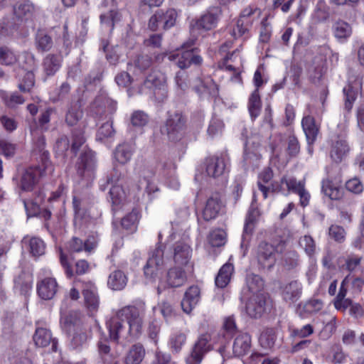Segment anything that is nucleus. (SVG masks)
<instances>
[{
	"instance_id": "nucleus-36",
	"label": "nucleus",
	"mask_w": 364,
	"mask_h": 364,
	"mask_svg": "<svg viewBox=\"0 0 364 364\" xmlns=\"http://www.w3.org/2000/svg\"><path fill=\"white\" fill-rule=\"evenodd\" d=\"M259 210L257 209V208L255 207V205L252 203L246 215L243 234L242 237V242L241 243V245H243L245 240L247 239V237L250 236L252 233L257 220L259 218Z\"/></svg>"
},
{
	"instance_id": "nucleus-21",
	"label": "nucleus",
	"mask_w": 364,
	"mask_h": 364,
	"mask_svg": "<svg viewBox=\"0 0 364 364\" xmlns=\"http://www.w3.org/2000/svg\"><path fill=\"white\" fill-rule=\"evenodd\" d=\"M58 283L55 278L46 277L39 279L37 283V293L43 300L52 299L58 291Z\"/></svg>"
},
{
	"instance_id": "nucleus-44",
	"label": "nucleus",
	"mask_w": 364,
	"mask_h": 364,
	"mask_svg": "<svg viewBox=\"0 0 364 364\" xmlns=\"http://www.w3.org/2000/svg\"><path fill=\"white\" fill-rule=\"evenodd\" d=\"M346 280L347 277L342 281L338 294L335 298L334 306L337 309H346L350 305V300L345 299L347 294Z\"/></svg>"
},
{
	"instance_id": "nucleus-17",
	"label": "nucleus",
	"mask_w": 364,
	"mask_h": 364,
	"mask_svg": "<svg viewBox=\"0 0 364 364\" xmlns=\"http://www.w3.org/2000/svg\"><path fill=\"white\" fill-rule=\"evenodd\" d=\"M14 17L6 16L0 20V39L12 40L20 36V25Z\"/></svg>"
},
{
	"instance_id": "nucleus-8",
	"label": "nucleus",
	"mask_w": 364,
	"mask_h": 364,
	"mask_svg": "<svg viewBox=\"0 0 364 364\" xmlns=\"http://www.w3.org/2000/svg\"><path fill=\"white\" fill-rule=\"evenodd\" d=\"M96 167L97 161L95 153L90 149L83 151L76 164L77 176L90 181L94 178Z\"/></svg>"
},
{
	"instance_id": "nucleus-49",
	"label": "nucleus",
	"mask_w": 364,
	"mask_h": 364,
	"mask_svg": "<svg viewBox=\"0 0 364 364\" xmlns=\"http://www.w3.org/2000/svg\"><path fill=\"white\" fill-rule=\"evenodd\" d=\"M109 196L114 208H117L125 200V193L121 186L113 185L109 190Z\"/></svg>"
},
{
	"instance_id": "nucleus-52",
	"label": "nucleus",
	"mask_w": 364,
	"mask_h": 364,
	"mask_svg": "<svg viewBox=\"0 0 364 364\" xmlns=\"http://www.w3.org/2000/svg\"><path fill=\"white\" fill-rule=\"evenodd\" d=\"M82 117V111L77 105H71L65 115V122L69 126L77 124Z\"/></svg>"
},
{
	"instance_id": "nucleus-31",
	"label": "nucleus",
	"mask_w": 364,
	"mask_h": 364,
	"mask_svg": "<svg viewBox=\"0 0 364 364\" xmlns=\"http://www.w3.org/2000/svg\"><path fill=\"white\" fill-rule=\"evenodd\" d=\"M207 174L213 178H218L224 174L226 163L224 158L213 156L206 159Z\"/></svg>"
},
{
	"instance_id": "nucleus-3",
	"label": "nucleus",
	"mask_w": 364,
	"mask_h": 364,
	"mask_svg": "<svg viewBox=\"0 0 364 364\" xmlns=\"http://www.w3.org/2000/svg\"><path fill=\"white\" fill-rule=\"evenodd\" d=\"M161 132L173 143L182 141L187 135V119L181 112H168L167 117L161 127Z\"/></svg>"
},
{
	"instance_id": "nucleus-24",
	"label": "nucleus",
	"mask_w": 364,
	"mask_h": 364,
	"mask_svg": "<svg viewBox=\"0 0 364 364\" xmlns=\"http://www.w3.org/2000/svg\"><path fill=\"white\" fill-rule=\"evenodd\" d=\"M200 299V291L198 286L190 287L184 294L181 305L186 314H190L198 304Z\"/></svg>"
},
{
	"instance_id": "nucleus-42",
	"label": "nucleus",
	"mask_w": 364,
	"mask_h": 364,
	"mask_svg": "<svg viewBox=\"0 0 364 364\" xmlns=\"http://www.w3.org/2000/svg\"><path fill=\"white\" fill-rule=\"evenodd\" d=\"M61 60L59 56L49 54L43 60V71L46 76L53 75L60 68Z\"/></svg>"
},
{
	"instance_id": "nucleus-9",
	"label": "nucleus",
	"mask_w": 364,
	"mask_h": 364,
	"mask_svg": "<svg viewBox=\"0 0 364 364\" xmlns=\"http://www.w3.org/2000/svg\"><path fill=\"white\" fill-rule=\"evenodd\" d=\"M276 248L267 242H262L255 250V258L259 266L262 269H271L275 263Z\"/></svg>"
},
{
	"instance_id": "nucleus-5",
	"label": "nucleus",
	"mask_w": 364,
	"mask_h": 364,
	"mask_svg": "<svg viewBox=\"0 0 364 364\" xmlns=\"http://www.w3.org/2000/svg\"><path fill=\"white\" fill-rule=\"evenodd\" d=\"M211 340L210 333L200 334L186 358V363L200 364L205 355L213 349Z\"/></svg>"
},
{
	"instance_id": "nucleus-13",
	"label": "nucleus",
	"mask_w": 364,
	"mask_h": 364,
	"mask_svg": "<svg viewBox=\"0 0 364 364\" xmlns=\"http://www.w3.org/2000/svg\"><path fill=\"white\" fill-rule=\"evenodd\" d=\"M171 61H176L178 68L183 69L188 68L191 65H200L202 63V58L197 53L196 48H191L181 51L176 54H170L168 56Z\"/></svg>"
},
{
	"instance_id": "nucleus-64",
	"label": "nucleus",
	"mask_w": 364,
	"mask_h": 364,
	"mask_svg": "<svg viewBox=\"0 0 364 364\" xmlns=\"http://www.w3.org/2000/svg\"><path fill=\"white\" fill-rule=\"evenodd\" d=\"M223 329L230 337H232L237 333V327L234 316H229L224 318Z\"/></svg>"
},
{
	"instance_id": "nucleus-10",
	"label": "nucleus",
	"mask_w": 364,
	"mask_h": 364,
	"mask_svg": "<svg viewBox=\"0 0 364 364\" xmlns=\"http://www.w3.org/2000/svg\"><path fill=\"white\" fill-rule=\"evenodd\" d=\"M362 87V78L360 75H355L350 71L348 77V84L343 88V94L345 96L344 108L347 112H350L355 100H356L359 91Z\"/></svg>"
},
{
	"instance_id": "nucleus-40",
	"label": "nucleus",
	"mask_w": 364,
	"mask_h": 364,
	"mask_svg": "<svg viewBox=\"0 0 364 364\" xmlns=\"http://www.w3.org/2000/svg\"><path fill=\"white\" fill-rule=\"evenodd\" d=\"M145 356V349L142 344L132 346L125 357V364H140Z\"/></svg>"
},
{
	"instance_id": "nucleus-29",
	"label": "nucleus",
	"mask_w": 364,
	"mask_h": 364,
	"mask_svg": "<svg viewBox=\"0 0 364 364\" xmlns=\"http://www.w3.org/2000/svg\"><path fill=\"white\" fill-rule=\"evenodd\" d=\"M186 280V274L181 267H174L170 268L167 272L166 282L168 287H180L185 284Z\"/></svg>"
},
{
	"instance_id": "nucleus-59",
	"label": "nucleus",
	"mask_w": 364,
	"mask_h": 364,
	"mask_svg": "<svg viewBox=\"0 0 364 364\" xmlns=\"http://www.w3.org/2000/svg\"><path fill=\"white\" fill-rule=\"evenodd\" d=\"M130 120L133 127H142L149 122V117L144 112L137 110L132 113Z\"/></svg>"
},
{
	"instance_id": "nucleus-2",
	"label": "nucleus",
	"mask_w": 364,
	"mask_h": 364,
	"mask_svg": "<svg viewBox=\"0 0 364 364\" xmlns=\"http://www.w3.org/2000/svg\"><path fill=\"white\" fill-rule=\"evenodd\" d=\"M53 166L49 160V153L44 151L41 156V164L26 168L21 173L19 188L23 191H32L41 177L51 174Z\"/></svg>"
},
{
	"instance_id": "nucleus-56",
	"label": "nucleus",
	"mask_w": 364,
	"mask_h": 364,
	"mask_svg": "<svg viewBox=\"0 0 364 364\" xmlns=\"http://www.w3.org/2000/svg\"><path fill=\"white\" fill-rule=\"evenodd\" d=\"M35 76L32 70L26 71L24 75L18 84V88L21 92H29L34 86Z\"/></svg>"
},
{
	"instance_id": "nucleus-46",
	"label": "nucleus",
	"mask_w": 364,
	"mask_h": 364,
	"mask_svg": "<svg viewBox=\"0 0 364 364\" xmlns=\"http://www.w3.org/2000/svg\"><path fill=\"white\" fill-rule=\"evenodd\" d=\"M273 178V171L270 168H265L259 175V181L257 182L258 188L262 193L264 198H267L269 188L263 183H269Z\"/></svg>"
},
{
	"instance_id": "nucleus-26",
	"label": "nucleus",
	"mask_w": 364,
	"mask_h": 364,
	"mask_svg": "<svg viewBox=\"0 0 364 364\" xmlns=\"http://www.w3.org/2000/svg\"><path fill=\"white\" fill-rule=\"evenodd\" d=\"M73 332L70 346L73 350H81L87 346L88 340L91 338V333L85 326H78Z\"/></svg>"
},
{
	"instance_id": "nucleus-55",
	"label": "nucleus",
	"mask_w": 364,
	"mask_h": 364,
	"mask_svg": "<svg viewBox=\"0 0 364 364\" xmlns=\"http://www.w3.org/2000/svg\"><path fill=\"white\" fill-rule=\"evenodd\" d=\"M225 232L221 229H217L210 232L208 241L212 247H220L225 245Z\"/></svg>"
},
{
	"instance_id": "nucleus-61",
	"label": "nucleus",
	"mask_w": 364,
	"mask_h": 364,
	"mask_svg": "<svg viewBox=\"0 0 364 364\" xmlns=\"http://www.w3.org/2000/svg\"><path fill=\"white\" fill-rule=\"evenodd\" d=\"M153 63L151 57L146 54H141L136 57L134 64L139 70H145L151 67Z\"/></svg>"
},
{
	"instance_id": "nucleus-1",
	"label": "nucleus",
	"mask_w": 364,
	"mask_h": 364,
	"mask_svg": "<svg viewBox=\"0 0 364 364\" xmlns=\"http://www.w3.org/2000/svg\"><path fill=\"white\" fill-rule=\"evenodd\" d=\"M145 311L144 302H138L119 309L107 322L110 340L118 342L119 338L138 337L142 332Z\"/></svg>"
},
{
	"instance_id": "nucleus-23",
	"label": "nucleus",
	"mask_w": 364,
	"mask_h": 364,
	"mask_svg": "<svg viewBox=\"0 0 364 364\" xmlns=\"http://www.w3.org/2000/svg\"><path fill=\"white\" fill-rule=\"evenodd\" d=\"M173 258L174 262L177 265H187L191 258L192 249L186 243L183 242H176L172 247Z\"/></svg>"
},
{
	"instance_id": "nucleus-45",
	"label": "nucleus",
	"mask_w": 364,
	"mask_h": 364,
	"mask_svg": "<svg viewBox=\"0 0 364 364\" xmlns=\"http://www.w3.org/2000/svg\"><path fill=\"white\" fill-rule=\"evenodd\" d=\"M186 342V335L182 332L173 333L168 340V346L171 351L178 353Z\"/></svg>"
},
{
	"instance_id": "nucleus-60",
	"label": "nucleus",
	"mask_w": 364,
	"mask_h": 364,
	"mask_svg": "<svg viewBox=\"0 0 364 364\" xmlns=\"http://www.w3.org/2000/svg\"><path fill=\"white\" fill-rule=\"evenodd\" d=\"M19 64L25 71L32 70L36 66L34 55L29 52H23L21 55Z\"/></svg>"
},
{
	"instance_id": "nucleus-11",
	"label": "nucleus",
	"mask_w": 364,
	"mask_h": 364,
	"mask_svg": "<svg viewBox=\"0 0 364 364\" xmlns=\"http://www.w3.org/2000/svg\"><path fill=\"white\" fill-rule=\"evenodd\" d=\"M76 285H80L84 301L90 311H96L99 307L100 299L95 284L91 281H77Z\"/></svg>"
},
{
	"instance_id": "nucleus-35",
	"label": "nucleus",
	"mask_w": 364,
	"mask_h": 364,
	"mask_svg": "<svg viewBox=\"0 0 364 364\" xmlns=\"http://www.w3.org/2000/svg\"><path fill=\"white\" fill-rule=\"evenodd\" d=\"M349 152V146L343 139L338 138L332 143L330 156L336 163L341 162Z\"/></svg>"
},
{
	"instance_id": "nucleus-58",
	"label": "nucleus",
	"mask_w": 364,
	"mask_h": 364,
	"mask_svg": "<svg viewBox=\"0 0 364 364\" xmlns=\"http://www.w3.org/2000/svg\"><path fill=\"white\" fill-rule=\"evenodd\" d=\"M37 48L43 52L49 50L53 46V41L50 36L43 32L36 36Z\"/></svg>"
},
{
	"instance_id": "nucleus-37",
	"label": "nucleus",
	"mask_w": 364,
	"mask_h": 364,
	"mask_svg": "<svg viewBox=\"0 0 364 364\" xmlns=\"http://www.w3.org/2000/svg\"><path fill=\"white\" fill-rule=\"evenodd\" d=\"M222 207V202L217 196L210 197L203 211L204 220L209 221L215 219L219 214Z\"/></svg>"
},
{
	"instance_id": "nucleus-14",
	"label": "nucleus",
	"mask_w": 364,
	"mask_h": 364,
	"mask_svg": "<svg viewBox=\"0 0 364 364\" xmlns=\"http://www.w3.org/2000/svg\"><path fill=\"white\" fill-rule=\"evenodd\" d=\"M281 183H285L289 191L296 193L299 196L300 205L306 207L309 205L311 198L310 193L305 188V180L297 181L294 177L281 178Z\"/></svg>"
},
{
	"instance_id": "nucleus-27",
	"label": "nucleus",
	"mask_w": 364,
	"mask_h": 364,
	"mask_svg": "<svg viewBox=\"0 0 364 364\" xmlns=\"http://www.w3.org/2000/svg\"><path fill=\"white\" fill-rule=\"evenodd\" d=\"M301 293V284L296 280H294L282 287V296L285 301L293 304L299 299Z\"/></svg>"
},
{
	"instance_id": "nucleus-51",
	"label": "nucleus",
	"mask_w": 364,
	"mask_h": 364,
	"mask_svg": "<svg viewBox=\"0 0 364 364\" xmlns=\"http://www.w3.org/2000/svg\"><path fill=\"white\" fill-rule=\"evenodd\" d=\"M276 340L277 336L273 328L264 330L259 337L260 344L264 348H272L274 346Z\"/></svg>"
},
{
	"instance_id": "nucleus-30",
	"label": "nucleus",
	"mask_w": 364,
	"mask_h": 364,
	"mask_svg": "<svg viewBox=\"0 0 364 364\" xmlns=\"http://www.w3.org/2000/svg\"><path fill=\"white\" fill-rule=\"evenodd\" d=\"M264 283L261 277L255 274H249L246 277V287L243 288L242 294L247 296L248 293L252 294L251 296L264 294Z\"/></svg>"
},
{
	"instance_id": "nucleus-39",
	"label": "nucleus",
	"mask_w": 364,
	"mask_h": 364,
	"mask_svg": "<svg viewBox=\"0 0 364 364\" xmlns=\"http://www.w3.org/2000/svg\"><path fill=\"white\" fill-rule=\"evenodd\" d=\"M95 247L96 242L94 240L87 239L85 241H83L77 237H73L68 243V249L70 252H80L82 251L90 252Z\"/></svg>"
},
{
	"instance_id": "nucleus-47",
	"label": "nucleus",
	"mask_w": 364,
	"mask_h": 364,
	"mask_svg": "<svg viewBox=\"0 0 364 364\" xmlns=\"http://www.w3.org/2000/svg\"><path fill=\"white\" fill-rule=\"evenodd\" d=\"M63 329L68 333L77 328L78 326H84L80 323L76 314L70 313L61 319Z\"/></svg>"
},
{
	"instance_id": "nucleus-41",
	"label": "nucleus",
	"mask_w": 364,
	"mask_h": 364,
	"mask_svg": "<svg viewBox=\"0 0 364 364\" xmlns=\"http://www.w3.org/2000/svg\"><path fill=\"white\" fill-rule=\"evenodd\" d=\"M234 267L232 264H225L219 270L215 283L218 288H225L230 281Z\"/></svg>"
},
{
	"instance_id": "nucleus-22",
	"label": "nucleus",
	"mask_w": 364,
	"mask_h": 364,
	"mask_svg": "<svg viewBox=\"0 0 364 364\" xmlns=\"http://www.w3.org/2000/svg\"><path fill=\"white\" fill-rule=\"evenodd\" d=\"M193 90L200 97L215 95L216 84L210 77H198L192 80Z\"/></svg>"
},
{
	"instance_id": "nucleus-7",
	"label": "nucleus",
	"mask_w": 364,
	"mask_h": 364,
	"mask_svg": "<svg viewBox=\"0 0 364 364\" xmlns=\"http://www.w3.org/2000/svg\"><path fill=\"white\" fill-rule=\"evenodd\" d=\"M177 13L173 9H158L149 21V28L156 31L160 28L167 30L173 27L176 21Z\"/></svg>"
},
{
	"instance_id": "nucleus-32",
	"label": "nucleus",
	"mask_w": 364,
	"mask_h": 364,
	"mask_svg": "<svg viewBox=\"0 0 364 364\" xmlns=\"http://www.w3.org/2000/svg\"><path fill=\"white\" fill-rule=\"evenodd\" d=\"M98 355L103 364H119L115 360L114 353L109 346V341L107 338H100L97 343Z\"/></svg>"
},
{
	"instance_id": "nucleus-34",
	"label": "nucleus",
	"mask_w": 364,
	"mask_h": 364,
	"mask_svg": "<svg viewBox=\"0 0 364 364\" xmlns=\"http://www.w3.org/2000/svg\"><path fill=\"white\" fill-rule=\"evenodd\" d=\"M251 348V337L248 333H242L238 334L235 338L232 352L237 357L243 356L247 354Z\"/></svg>"
},
{
	"instance_id": "nucleus-16",
	"label": "nucleus",
	"mask_w": 364,
	"mask_h": 364,
	"mask_svg": "<svg viewBox=\"0 0 364 364\" xmlns=\"http://www.w3.org/2000/svg\"><path fill=\"white\" fill-rule=\"evenodd\" d=\"M341 184L342 180L340 177L333 179L328 176L321 181V191L331 200H340L343 196Z\"/></svg>"
},
{
	"instance_id": "nucleus-12",
	"label": "nucleus",
	"mask_w": 364,
	"mask_h": 364,
	"mask_svg": "<svg viewBox=\"0 0 364 364\" xmlns=\"http://www.w3.org/2000/svg\"><path fill=\"white\" fill-rule=\"evenodd\" d=\"M257 11V9L248 6L244 9L237 19L235 26L232 31V36L235 38H239L248 33L250 28L254 21L252 16Z\"/></svg>"
},
{
	"instance_id": "nucleus-63",
	"label": "nucleus",
	"mask_w": 364,
	"mask_h": 364,
	"mask_svg": "<svg viewBox=\"0 0 364 364\" xmlns=\"http://www.w3.org/2000/svg\"><path fill=\"white\" fill-rule=\"evenodd\" d=\"M114 134L112 122H107L101 125L97 133V139L102 141L106 138L112 137Z\"/></svg>"
},
{
	"instance_id": "nucleus-62",
	"label": "nucleus",
	"mask_w": 364,
	"mask_h": 364,
	"mask_svg": "<svg viewBox=\"0 0 364 364\" xmlns=\"http://www.w3.org/2000/svg\"><path fill=\"white\" fill-rule=\"evenodd\" d=\"M223 128L224 124L221 119L213 118L210 122L207 132L210 136L214 137L220 134L223 130Z\"/></svg>"
},
{
	"instance_id": "nucleus-15",
	"label": "nucleus",
	"mask_w": 364,
	"mask_h": 364,
	"mask_svg": "<svg viewBox=\"0 0 364 364\" xmlns=\"http://www.w3.org/2000/svg\"><path fill=\"white\" fill-rule=\"evenodd\" d=\"M218 8H213L208 10L205 14L202 15L198 19L191 23V30L195 31H209L215 28L218 20V14H220Z\"/></svg>"
},
{
	"instance_id": "nucleus-28",
	"label": "nucleus",
	"mask_w": 364,
	"mask_h": 364,
	"mask_svg": "<svg viewBox=\"0 0 364 364\" xmlns=\"http://www.w3.org/2000/svg\"><path fill=\"white\" fill-rule=\"evenodd\" d=\"M134 151L135 146L133 144L124 142L115 148L113 152L114 159L119 164L125 165L130 161Z\"/></svg>"
},
{
	"instance_id": "nucleus-6",
	"label": "nucleus",
	"mask_w": 364,
	"mask_h": 364,
	"mask_svg": "<svg viewBox=\"0 0 364 364\" xmlns=\"http://www.w3.org/2000/svg\"><path fill=\"white\" fill-rule=\"evenodd\" d=\"M164 266V250L161 246H158L150 252L147 262L143 268L145 278L150 282L156 281Z\"/></svg>"
},
{
	"instance_id": "nucleus-53",
	"label": "nucleus",
	"mask_w": 364,
	"mask_h": 364,
	"mask_svg": "<svg viewBox=\"0 0 364 364\" xmlns=\"http://www.w3.org/2000/svg\"><path fill=\"white\" fill-rule=\"evenodd\" d=\"M350 26L343 21H338L333 25L334 36L337 38H346L351 34Z\"/></svg>"
},
{
	"instance_id": "nucleus-43",
	"label": "nucleus",
	"mask_w": 364,
	"mask_h": 364,
	"mask_svg": "<svg viewBox=\"0 0 364 364\" xmlns=\"http://www.w3.org/2000/svg\"><path fill=\"white\" fill-rule=\"evenodd\" d=\"M261 105L262 104L259 90L255 89L251 94L248 102V110L252 119H256L259 116L261 110Z\"/></svg>"
},
{
	"instance_id": "nucleus-57",
	"label": "nucleus",
	"mask_w": 364,
	"mask_h": 364,
	"mask_svg": "<svg viewBox=\"0 0 364 364\" xmlns=\"http://www.w3.org/2000/svg\"><path fill=\"white\" fill-rule=\"evenodd\" d=\"M30 252L33 257H39L45 253L46 245L38 237H32L29 242Z\"/></svg>"
},
{
	"instance_id": "nucleus-25",
	"label": "nucleus",
	"mask_w": 364,
	"mask_h": 364,
	"mask_svg": "<svg viewBox=\"0 0 364 364\" xmlns=\"http://www.w3.org/2000/svg\"><path fill=\"white\" fill-rule=\"evenodd\" d=\"M60 262L65 270V274L70 278L73 277L75 274H85L90 270L89 263L85 259H80L75 263V271L74 272L71 265L68 262L66 255L63 253L62 250L60 251Z\"/></svg>"
},
{
	"instance_id": "nucleus-38",
	"label": "nucleus",
	"mask_w": 364,
	"mask_h": 364,
	"mask_svg": "<svg viewBox=\"0 0 364 364\" xmlns=\"http://www.w3.org/2000/svg\"><path fill=\"white\" fill-rule=\"evenodd\" d=\"M127 282V276L122 271L117 269L109 275L107 286L114 291H121L125 288Z\"/></svg>"
},
{
	"instance_id": "nucleus-50",
	"label": "nucleus",
	"mask_w": 364,
	"mask_h": 364,
	"mask_svg": "<svg viewBox=\"0 0 364 364\" xmlns=\"http://www.w3.org/2000/svg\"><path fill=\"white\" fill-rule=\"evenodd\" d=\"M299 245L309 257L314 256L316 252V244L311 235L301 237L299 239Z\"/></svg>"
},
{
	"instance_id": "nucleus-19",
	"label": "nucleus",
	"mask_w": 364,
	"mask_h": 364,
	"mask_svg": "<svg viewBox=\"0 0 364 364\" xmlns=\"http://www.w3.org/2000/svg\"><path fill=\"white\" fill-rule=\"evenodd\" d=\"M33 340L37 347L46 348L51 344L52 351H57L58 341L53 337L51 331L47 328L37 327Z\"/></svg>"
},
{
	"instance_id": "nucleus-33",
	"label": "nucleus",
	"mask_w": 364,
	"mask_h": 364,
	"mask_svg": "<svg viewBox=\"0 0 364 364\" xmlns=\"http://www.w3.org/2000/svg\"><path fill=\"white\" fill-rule=\"evenodd\" d=\"M309 114L301 120L302 129L305 133L307 143H314L319 132V127L316 124L315 119Z\"/></svg>"
},
{
	"instance_id": "nucleus-20",
	"label": "nucleus",
	"mask_w": 364,
	"mask_h": 364,
	"mask_svg": "<svg viewBox=\"0 0 364 364\" xmlns=\"http://www.w3.org/2000/svg\"><path fill=\"white\" fill-rule=\"evenodd\" d=\"M36 12L35 5L29 0H21L13 6L14 18L21 22L31 20Z\"/></svg>"
},
{
	"instance_id": "nucleus-18",
	"label": "nucleus",
	"mask_w": 364,
	"mask_h": 364,
	"mask_svg": "<svg viewBox=\"0 0 364 364\" xmlns=\"http://www.w3.org/2000/svg\"><path fill=\"white\" fill-rule=\"evenodd\" d=\"M265 305L266 296L264 294L251 296L246 304V313L252 318H260L265 311Z\"/></svg>"
},
{
	"instance_id": "nucleus-48",
	"label": "nucleus",
	"mask_w": 364,
	"mask_h": 364,
	"mask_svg": "<svg viewBox=\"0 0 364 364\" xmlns=\"http://www.w3.org/2000/svg\"><path fill=\"white\" fill-rule=\"evenodd\" d=\"M18 61V57L14 51L6 46H0V64L12 65Z\"/></svg>"
},
{
	"instance_id": "nucleus-54",
	"label": "nucleus",
	"mask_w": 364,
	"mask_h": 364,
	"mask_svg": "<svg viewBox=\"0 0 364 364\" xmlns=\"http://www.w3.org/2000/svg\"><path fill=\"white\" fill-rule=\"evenodd\" d=\"M139 218L138 212L132 210L122 219V226L127 230L135 231Z\"/></svg>"
},
{
	"instance_id": "nucleus-4",
	"label": "nucleus",
	"mask_w": 364,
	"mask_h": 364,
	"mask_svg": "<svg viewBox=\"0 0 364 364\" xmlns=\"http://www.w3.org/2000/svg\"><path fill=\"white\" fill-rule=\"evenodd\" d=\"M166 76L158 70L152 71L141 85L139 93L147 95L150 98L161 100L166 96Z\"/></svg>"
}]
</instances>
